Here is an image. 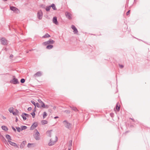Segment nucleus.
<instances>
[{
	"instance_id": "a18cd8bd",
	"label": "nucleus",
	"mask_w": 150,
	"mask_h": 150,
	"mask_svg": "<svg viewBox=\"0 0 150 150\" xmlns=\"http://www.w3.org/2000/svg\"><path fill=\"white\" fill-rule=\"evenodd\" d=\"M16 114H18V113L19 111H18L16 109Z\"/></svg>"
},
{
	"instance_id": "2f4dec72",
	"label": "nucleus",
	"mask_w": 150,
	"mask_h": 150,
	"mask_svg": "<svg viewBox=\"0 0 150 150\" xmlns=\"http://www.w3.org/2000/svg\"><path fill=\"white\" fill-rule=\"evenodd\" d=\"M30 114L32 115L33 118L35 117V112H34V111H33L32 113H31Z\"/></svg>"
},
{
	"instance_id": "a19ab883",
	"label": "nucleus",
	"mask_w": 150,
	"mask_h": 150,
	"mask_svg": "<svg viewBox=\"0 0 150 150\" xmlns=\"http://www.w3.org/2000/svg\"><path fill=\"white\" fill-rule=\"evenodd\" d=\"M26 143V141H24L22 142L21 143V144H23L25 145Z\"/></svg>"
},
{
	"instance_id": "aec40b11",
	"label": "nucleus",
	"mask_w": 150,
	"mask_h": 150,
	"mask_svg": "<svg viewBox=\"0 0 150 150\" xmlns=\"http://www.w3.org/2000/svg\"><path fill=\"white\" fill-rule=\"evenodd\" d=\"M53 46L52 45H48L46 47V49H52L53 47Z\"/></svg>"
},
{
	"instance_id": "cd10ccee",
	"label": "nucleus",
	"mask_w": 150,
	"mask_h": 150,
	"mask_svg": "<svg viewBox=\"0 0 150 150\" xmlns=\"http://www.w3.org/2000/svg\"><path fill=\"white\" fill-rule=\"evenodd\" d=\"M22 118H23V120H25L26 119V116L24 115V114H23V113H22V115H21Z\"/></svg>"
},
{
	"instance_id": "49530a36",
	"label": "nucleus",
	"mask_w": 150,
	"mask_h": 150,
	"mask_svg": "<svg viewBox=\"0 0 150 150\" xmlns=\"http://www.w3.org/2000/svg\"><path fill=\"white\" fill-rule=\"evenodd\" d=\"M13 56L12 54H11L10 57V58L11 59L13 57Z\"/></svg>"
},
{
	"instance_id": "bb28decb",
	"label": "nucleus",
	"mask_w": 150,
	"mask_h": 150,
	"mask_svg": "<svg viewBox=\"0 0 150 150\" xmlns=\"http://www.w3.org/2000/svg\"><path fill=\"white\" fill-rule=\"evenodd\" d=\"M47 113L45 112H44L43 113V118L44 119L47 116Z\"/></svg>"
},
{
	"instance_id": "4be33fe9",
	"label": "nucleus",
	"mask_w": 150,
	"mask_h": 150,
	"mask_svg": "<svg viewBox=\"0 0 150 150\" xmlns=\"http://www.w3.org/2000/svg\"><path fill=\"white\" fill-rule=\"evenodd\" d=\"M50 37V36L48 34L46 33L44 35L42 36V38H48Z\"/></svg>"
},
{
	"instance_id": "de8ad7c7",
	"label": "nucleus",
	"mask_w": 150,
	"mask_h": 150,
	"mask_svg": "<svg viewBox=\"0 0 150 150\" xmlns=\"http://www.w3.org/2000/svg\"><path fill=\"white\" fill-rule=\"evenodd\" d=\"M110 115L111 116V117H112V116H113V114L112 113H110Z\"/></svg>"
},
{
	"instance_id": "3c124183",
	"label": "nucleus",
	"mask_w": 150,
	"mask_h": 150,
	"mask_svg": "<svg viewBox=\"0 0 150 150\" xmlns=\"http://www.w3.org/2000/svg\"><path fill=\"white\" fill-rule=\"evenodd\" d=\"M130 119H131V120H132L133 121H134V119L133 118H130Z\"/></svg>"
},
{
	"instance_id": "c03bdc74",
	"label": "nucleus",
	"mask_w": 150,
	"mask_h": 150,
	"mask_svg": "<svg viewBox=\"0 0 150 150\" xmlns=\"http://www.w3.org/2000/svg\"><path fill=\"white\" fill-rule=\"evenodd\" d=\"M12 114L14 115H17L16 112H14V111H13V112Z\"/></svg>"
},
{
	"instance_id": "4c0bfd02",
	"label": "nucleus",
	"mask_w": 150,
	"mask_h": 150,
	"mask_svg": "<svg viewBox=\"0 0 150 150\" xmlns=\"http://www.w3.org/2000/svg\"><path fill=\"white\" fill-rule=\"evenodd\" d=\"M25 146V145H24L23 144H21V145H20V147L21 148H24V147Z\"/></svg>"
},
{
	"instance_id": "f3484780",
	"label": "nucleus",
	"mask_w": 150,
	"mask_h": 150,
	"mask_svg": "<svg viewBox=\"0 0 150 150\" xmlns=\"http://www.w3.org/2000/svg\"><path fill=\"white\" fill-rule=\"evenodd\" d=\"M6 137L8 139V141H10L11 140V139L10 135L8 134H7L6 135Z\"/></svg>"
},
{
	"instance_id": "c85d7f7f",
	"label": "nucleus",
	"mask_w": 150,
	"mask_h": 150,
	"mask_svg": "<svg viewBox=\"0 0 150 150\" xmlns=\"http://www.w3.org/2000/svg\"><path fill=\"white\" fill-rule=\"evenodd\" d=\"M120 105H118L117 104L116 106V108L118 111H119L120 109Z\"/></svg>"
},
{
	"instance_id": "a878e982",
	"label": "nucleus",
	"mask_w": 150,
	"mask_h": 150,
	"mask_svg": "<svg viewBox=\"0 0 150 150\" xmlns=\"http://www.w3.org/2000/svg\"><path fill=\"white\" fill-rule=\"evenodd\" d=\"M50 8H51V6H47L46 7L45 10L47 11H48L50 10Z\"/></svg>"
},
{
	"instance_id": "c756f323",
	"label": "nucleus",
	"mask_w": 150,
	"mask_h": 150,
	"mask_svg": "<svg viewBox=\"0 0 150 150\" xmlns=\"http://www.w3.org/2000/svg\"><path fill=\"white\" fill-rule=\"evenodd\" d=\"M23 114H24V115H25L26 116V117H31L30 115L28 114H26V113H23Z\"/></svg>"
},
{
	"instance_id": "72a5a7b5",
	"label": "nucleus",
	"mask_w": 150,
	"mask_h": 150,
	"mask_svg": "<svg viewBox=\"0 0 150 150\" xmlns=\"http://www.w3.org/2000/svg\"><path fill=\"white\" fill-rule=\"evenodd\" d=\"M37 107L38 108H40L41 107V105L40 106L39 103H36V107Z\"/></svg>"
},
{
	"instance_id": "5fc2aeb1",
	"label": "nucleus",
	"mask_w": 150,
	"mask_h": 150,
	"mask_svg": "<svg viewBox=\"0 0 150 150\" xmlns=\"http://www.w3.org/2000/svg\"><path fill=\"white\" fill-rule=\"evenodd\" d=\"M28 52H28V51H27V52H26V53H28Z\"/></svg>"
},
{
	"instance_id": "4468645a",
	"label": "nucleus",
	"mask_w": 150,
	"mask_h": 150,
	"mask_svg": "<svg viewBox=\"0 0 150 150\" xmlns=\"http://www.w3.org/2000/svg\"><path fill=\"white\" fill-rule=\"evenodd\" d=\"M8 142L9 143V144L10 145H12L13 146H14L18 147V146H17L16 144L14 142H11L10 141H8Z\"/></svg>"
},
{
	"instance_id": "6e6552de",
	"label": "nucleus",
	"mask_w": 150,
	"mask_h": 150,
	"mask_svg": "<svg viewBox=\"0 0 150 150\" xmlns=\"http://www.w3.org/2000/svg\"><path fill=\"white\" fill-rule=\"evenodd\" d=\"M10 82L15 84L19 83L18 79L15 78H13L10 81Z\"/></svg>"
},
{
	"instance_id": "9b49d317",
	"label": "nucleus",
	"mask_w": 150,
	"mask_h": 150,
	"mask_svg": "<svg viewBox=\"0 0 150 150\" xmlns=\"http://www.w3.org/2000/svg\"><path fill=\"white\" fill-rule=\"evenodd\" d=\"M65 14L66 17L69 20H71V15L70 13L68 12H65Z\"/></svg>"
},
{
	"instance_id": "ddd939ff",
	"label": "nucleus",
	"mask_w": 150,
	"mask_h": 150,
	"mask_svg": "<svg viewBox=\"0 0 150 150\" xmlns=\"http://www.w3.org/2000/svg\"><path fill=\"white\" fill-rule=\"evenodd\" d=\"M53 22L55 24L58 25V22L57 21V18L56 17H54L53 18Z\"/></svg>"
},
{
	"instance_id": "8fccbe9b",
	"label": "nucleus",
	"mask_w": 150,
	"mask_h": 150,
	"mask_svg": "<svg viewBox=\"0 0 150 150\" xmlns=\"http://www.w3.org/2000/svg\"><path fill=\"white\" fill-rule=\"evenodd\" d=\"M59 118V117L57 116H56L55 117H54V119H56V118Z\"/></svg>"
},
{
	"instance_id": "ea45409f",
	"label": "nucleus",
	"mask_w": 150,
	"mask_h": 150,
	"mask_svg": "<svg viewBox=\"0 0 150 150\" xmlns=\"http://www.w3.org/2000/svg\"><path fill=\"white\" fill-rule=\"evenodd\" d=\"M130 12V10H129L126 13V14L127 16L129 14Z\"/></svg>"
},
{
	"instance_id": "79ce46f5",
	"label": "nucleus",
	"mask_w": 150,
	"mask_h": 150,
	"mask_svg": "<svg viewBox=\"0 0 150 150\" xmlns=\"http://www.w3.org/2000/svg\"><path fill=\"white\" fill-rule=\"evenodd\" d=\"M12 128L15 132H16V129L13 127L12 126Z\"/></svg>"
},
{
	"instance_id": "423d86ee",
	"label": "nucleus",
	"mask_w": 150,
	"mask_h": 150,
	"mask_svg": "<svg viewBox=\"0 0 150 150\" xmlns=\"http://www.w3.org/2000/svg\"><path fill=\"white\" fill-rule=\"evenodd\" d=\"M38 101L40 103H42V105H41V107L46 108H49V105H45V103L41 100V99H38Z\"/></svg>"
},
{
	"instance_id": "412c9836",
	"label": "nucleus",
	"mask_w": 150,
	"mask_h": 150,
	"mask_svg": "<svg viewBox=\"0 0 150 150\" xmlns=\"http://www.w3.org/2000/svg\"><path fill=\"white\" fill-rule=\"evenodd\" d=\"M1 128L3 130L5 131H7L8 130V129L7 127L5 126H2Z\"/></svg>"
},
{
	"instance_id": "5701e85b",
	"label": "nucleus",
	"mask_w": 150,
	"mask_h": 150,
	"mask_svg": "<svg viewBox=\"0 0 150 150\" xmlns=\"http://www.w3.org/2000/svg\"><path fill=\"white\" fill-rule=\"evenodd\" d=\"M52 131V130H51L50 131H47V132L46 133L48 135V136L50 137H51V132Z\"/></svg>"
},
{
	"instance_id": "473e14b6",
	"label": "nucleus",
	"mask_w": 150,
	"mask_h": 150,
	"mask_svg": "<svg viewBox=\"0 0 150 150\" xmlns=\"http://www.w3.org/2000/svg\"><path fill=\"white\" fill-rule=\"evenodd\" d=\"M31 102L35 106V108H36V103L33 100L31 101Z\"/></svg>"
},
{
	"instance_id": "864d4df0",
	"label": "nucleus",
	"mask_w": 150,
	"mask_h": 150,
	"mask_svg": "<svg viewBox=\"0 0 150 150\" xmlns=\"http://www.w3.org/2000/svg\"><path fill=\"white\" fill-rule=\"evenodd\" d=\"M2 0L4 1H7V0Z\"/></svg>"
},
{
	"instance_id": "0eeeda50",
	"label": "nucleus",
	"mask_w": 150,
	"mask_h": 150,
	"mask_svg": "<svg viewBox=\"0 0 150 150\" xmlns=\"http://www.w3.org/2000/svg\"><path fill=\"white\" fill-rule=\"evenodd\" d=\"M42 75V73L41 71H39L35 74L33 76V78H35L37 77H40Z\"/></svg>"
},
{
	"instance_id": "20e7f679",
	"label": "nucleus",
	"mask_w": 150,
	"mask_h": 150,
	"mask_svg": "<svg viewBox=\"0 0 150 150\" xmlns=\"http://www.w3.org/2000/svg\"><path fill=\"white\" fill-rule=\"evenodd\" d=\"M36 131L34 135V138L36 140H38L40 139V134L37 129L35 130Z\"/></svg>"
},
{
	"instance_id": "c9c22d12",
	"label": "nucleus",
	"mask_w": 150,
	"mask_h": 150,
	"mask_svg": "<svg viewBox=\"0 0 150 150\" xmlns=\"http://www.w3.org/2000/svg\"><path fill=\"white\" fill-rule=\"evenodd\" d=\"M25 79H21V82L22 83H23L25 82Z\"/></svg>"
},
{
	"instance_id": "1a4fd4ad",
	"label": "nucleus",
	"mask_w": 150,
	"mask_h": 150,
	"mask_svg": "<svg viewBox=\"0 0 150 150\" xmlns=\"http://www.w3.org/2000/svg\"><path fill=\"white\" fill-rule=\"evenodd\" d=\"M55 138H56V140L55 141H52V139H51L50 140V142L48 144V145L49 146H51L53 145L57 141V136L55 137Z\"/></svg>"
},
{
	"instance_id": "f704fd0d",
	"label": "nucleus",
	"mask_w": 150,
	"mask_h": 150,
	"mask_svg": "<svg viewBox=\"0 0 150 150\" xmlns=\"http://www.w3.org/2000/svg\"><path fill=\"white\" fill-rule=\"evenodd\" d=\"M47 122L46 120H43L42 121V124H45L47 123Z\"/></svg>"
},
{
	"instance_id": "09e8293b",
	"label": "nucleus",
	"mask_w": 150,
	"mask_h": 150,
	"mask_svg": "<svg viewBox=\"0 0 150 150\" xmlns=\"http://www.w3.org/2000/svg\"><path fill=\"white\" fill-rule=\"evenodd\" d=\"M18 118L16 117V120H15V121L16 122H17L18 121Z\"/></svg>"
},
{
	"instance_id": "f257e3e1",
	"label": "nucleus",
	"mask_w": 150,
	"mask_h": 150,
	"mask_svg": "<svg viewBox=\"0 0 150 150\" xmlns=\"http://www.w3.org/2000/svg\"><path fill=\"white\" fill-rule=\"evenodd\" d=\"M65 127L69 130L72 128V124L69 122L65 120L63 122Z\"/></svg>"
},
{
	"instance_id": "7c9ffc66",
	"label": "nucleus",
	"mask_w": 150,
	"mask_h": 150,
	"mask_svg": "<svg viewBox=\"0 0 150 150\" xmlns=\"http://www.w3.org/2000/svg\"><path fill=\"white\" fill-rule=\"evenodd\" d=\"M16 129H17V131L18 132H20L21 131V129L20 127H16Z\"/></svg>"
},
{
	"instance_id": "f03ea898",
	"label": "nucleus",
	"mask_w": 150,
	"mask_h": 150,
	"mask_svg": "<svg viewBox=\"0 0 150 150\" xmlns=\"http://www.w3.org/2000/svg\"><path fill=\"white\" fill-rule=\"evenodd\" d=\"M54 42V41L53 40L50 39L49 40L47 41L43 42L42 44L44 45H46L49 44H52Z\"/></svg>"
},
{
	"instance_id": "7ed1b4c3",
	"label": "nucleus",
	"mask_w": 150,
	"mask_h": 150,
	"mask_svg": "<svg viewBox=\"0 0 150 150\" xmlns=\"http://www.w3.org/2000/svg\"><path fill=\"white\" fill-rule=\"evenodd\" d=\"M0 40L2 45H7V41L4 38L1 37L0 38Z\"/></svg>"
},
{
	"instance_id": "603ef678",
	"label": "nucleus",
	"mask_w": 150,
	"mask_h": 150,
	"mask_svg": "<svg viewBox=\"0 0 150 150\" xmlns=\"http://www.w3.org/2000/svg\"><path fill=\"white\" fill-rule=\"evenodd\" d=\"M35 111H36L35 108L33 110V111H34V112H35Z\"/></svg>"
},
{
	"instance_id": "2eb2a0df",
	"label": "nucleus",
	"mask_w": 150,
	"mask_h": 150,
	"mask_svg": "<svg viewBox=\"0 0 150 150\" xmlns=\"http://www.w3.org/2000/svg\"><path fill=\"white\" fill-rule=\"evenodd\" d=\"M10 9L11 10L13 11L14 12H16V11H18V9L17 8L14 6H10Z\"/></svg>"
},
{
	"instance_id": "6ab92c4d",
	"label": "nucleus",
	"mask_w": 150,
	"mask_h": 150,
	"mask_svg": "<svg viewBox=\"0 0 150 150\" xmlns=\"http://www.w3.org/2000/svg\"><path fill=\"white\" fill-rule=\"evenodd\" d=\"M50 6H51V7H52V8L54 10H56L57 9L55 5L54 4H52Z\"/></svg>"
},
{
	"instance_id": "37998d69",
	"label": "nucleus",
	"mask_w": 150,
	"mask_h": 150,
	"mask_svg": "<svg viewBox=\"0 0 150 150\" xmlns=\"http://www.w3.org/2000/svg\"><path fill=\"white\" fill-rule=\"evenodd\" d=\"M32 110V108L31 107H29L28 108V111H30L31 110Z\"/></svg>"
},
{
	"instance_id": "a211bd4d",
	"label": "nucleus",
	"mask_w": 150,
	"mask_h": 150,
	"mask_svg": "<svg viewBox=\"0 0 150 150\" xmlns=\"http://www.w3.org/2000/svg\"><path fill=\"white\" fill-rule=\"evenodd\" d=\"M70 107L73 110H74L75 111H76V112L78 111V110L77 109L76 107H75L73 106H70Z\"/></svg>"
},
{
	"instance_id": "393cba45",
	"label": "nucleus",
	"mask_w": 150,
	"mask_h": 150,
	"mask_svg": "<svg viewBox=\"0 0 150 150\" xmlns=\"http://www.w3.org/2000/svg\"><path fill=\"white\" fill-rule=\"evenodd\" d=\"M27 128V127L25 126H22L21 127V130H23Z\"/></svg>"
},
{
	"instance_id": "dca6fc26",
	"label": "nucleus",
	"mask_w": 150,
	"mask_h": 150,
	"mask_svg": "<svg viewBox=\"0 0 150 150\" xmlns=\"http://www.w3.org/2000/svg\"><path fill=\"white\" fill-rule=\"evenodd\" d=\"M0 137L2 141L5 144H6L7 142L4 137L3 135H1L0 136Z\"/></svg>"
},
{
	"instance_id": "f8f14e48",
	"label": "nucleus",
	"mask_w": 150,
	"mask_h": 150,
	"mask_svg": "<svg viewBox=\"0 0 150 150\" xmlns=\"http://www.w3.org/2000/svg\"><path fill=\"white\" fill-rule=\"evenodd\" d=\"M71 27V28L74 30L73 32L74 33H78V31L74 25H72Z\"/></svg>"
},
{
	"instance_id": "e433bc0d",
	"label": "nucleus",
	"mask_w": 150,
	"mask_h": 150,
	"mask_svg": "<svg viewBox=\"0 0 150 150\" xmlns=\"http://www.w3.org/2000/svg\"><path fill=\"white\" fill-rule=\"evenodd\" d=\"M34 144H30V143H28L27 145V146L28 147H30L31 146V145H34Z\"/></svg>"
},
{
	"instance_id": "39448f33",
	"label": "nucleus",
	"mask_w": 150,
	"mask_h": 150,
	"mask_svg": "<svg viewBox=\"0 0 150 150\" xmlns=\"http://www.w3.org/2000/svg\"><path fill=\"white\" fill-rule=\"evenodd\" d=\"M37 17L38 18L40 19H41L42 17V12L41 10H39L37 13Z\"/></svg>"
},
{
	"instance_id": "6e6d98bb",
	"label": "nucleus",
	"mask_w": 150,
	"mask_h": 150,
	"mask_svg": "<svg viewBox=\"0 0 150 150\" xmlns=\"http://www.w3.org/2000/svg\"><path fill=\"white\" fill-rule=\"evenodd\" d=\"M68 150H70V149H69Z\"/></svg>"
},
{
	"instance_id": "9d476101",
	"label": "nucleus",
	"mask_w": 150,
	"mask_h": 150,
	"mask_svg": "<svg viewBox=\"0 0 150 150\" xmlns=\"http://www.w3.org/2000/svg\"><path fill=\"white\" fill-rule=\"evenodd\" d=\"M38 125V124L37 122H34L30 127V130L34 129L35 128L37 127Z\"/></svg>"
},
{
	"instance_id": "b1692460",
	"label": "nucleus",
	"mask_w": 150,
	"mask_h": 150,
	"mask_svg": "<svg viewBox=\"0 0 150 150\" xmlns=\"http://www.w3.org/2000/svg\"><path fill=\"white\" fill-rule=\"evenodd\" d=\"M13 107L10 108L8 109V111L10 113H12L13 111Z\"/></svg>"
},
{
	"instance_id": "58836bf2",
	"label": "nucleus",
	"mask_w": 150,
	"mask_h": 150,
	"mask_svg": "<svg viewBox=\"0 0 150 150\" xmlns=\"http://www.w3.org/2000/svg\"><path fill=\"white\" fill-rule=\"evenodd\" d=\"M119 66L120 67L121 69L122 68L124 67L123 65H120V64H119Z\"/></svg>"
},
{
	"instance_id": "4d7b16f0",
	"label": "nucleus",
	"mask_w": 150,
	"mask_h": 150,
	"mask_svg": "<svg viewBox=\"0 0 150 150\" xmlns=\"http://www.w3.org/2000/svg\"><path fill=\"white\" fill-rule=\"evenodd\" d=\"M134 1H135V0H134Z\"/></svg>"
}]
</instances>
